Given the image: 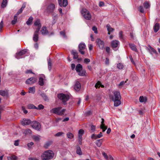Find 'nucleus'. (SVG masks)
Returning a JSON list of instances; mask_svg holds the SVG:
<instances>
[{
    "label": "nucleus",
    "mask_w": 160,
    "mask_h": 160,
    "mask_svg": "<svg viewBox=\"0 0 160 160\" xmlns=\"http://www.w3.org/2000/svg\"><path fill=\"white\" fill-rule=\"evenodd\" d=\"M54 156L53 152L50 150L46 151L43 152L41 156L43 160H49L53 158Z\"/></svg>",
    "instance_id": "f257e3e1"
},
{
    "label": "nucleus",
    "mask_w": 160,
    "mask_h": 160,
    "mask_svg": "<svg viewBox=\"0 0 160 160\" xmlns=\"http://www.w3.org/2000/svg\"><path fill=\"white\" fill-rule=\"evenodd\" d=\"M65 111V109L62 108L61 107H59L52 109L50 112L58 115H62L64 114Z\"/></svg>",
    "instance_id": "f03ea898"
},
{
    "label": "nucleus",
    "mask_w": 160,
    "mask_h": 160,
    "mask_svg": "<svg viewBox=\"0 0 160 160\" xmlns=\"http://www.w3.org/2000/svg\"><path fill=\"white\" fill-rule=\"evenodd\" d=\"M81 13L83 18L87 20H89L91 16L89 11L85 8H83L81 11Z\"/></svg>",
    "instance_id": "7ed1b4c3"
},
{
    "label": "nucleus",
    "mask_w": 160,
    "mask_h": 160,
    "mask_svg": "<svg viewBox=\"0 0 160 160\" xmlns=\"http://www.w3.org/2000/svg\"><path fill=\"white\" fill-rule=\"evenodd\" d=\"M58 98L61 100L63 103L66 102L69 98V95L64 94L63 93L58 94Z\"/></svg>",
    "instance_id": "20e7f679"
},
{
    "label": "nucleus",
    "mask_w": 160,
    "mask_h": 160,
    "mask_svg": "<svg viewBox=\"0 0 160 160\" xmlns=\"http://www.w3.org/2000/svg\"><path fill=\"white\" fill-rule=\"evenodd\" d=\"M86 46L84 43H81L78 45V51L80 53L84 55L85 53V50L86 49Z\"/></svg>",
    "instance_id": "39448f33"
},
{
    "label": "nucleus",
    "mask_w": 160,
    "mask_h": 160,
    "mask_svg": "<svg viewBox=\"0 0 160 160\" xmlns=\"http://www.w3.org/2000/svg\"><path fill=\"white\" fill-rule=\"evenodd\" d=\"M28 51V50L27 49L22 50L16 53L15 57L18 59L22 58H23V55H24Z\"/></svg>",
    "instance_id": "423d86ee"
},
{
    "label": "nucleus",
    "mask_w": 160,
    "mask_h": 160,
    "mask_svg": "<svg viewBox=\"0 0 160 160\" xmlns=\"http://www.w3.org/2000/svg\"><path fill=\"white\" fill-rule=\"evenodd\" d=\"M84 130L82 129H80L78 132V139L80 144H82V136L84 133Z\"/></svg>",
    "instance_id": "0eeeda50"
},
{
    "label": "nucleus",
    "mask_w": 160,
    "mask_h": 160,
    "mask_svg": "<svg viewBox=\"0 0 160 160\" xmlns=\"http://www.w3.org/2000/svg\"><path fill=\"white\" fill-rule=\"evenodd\" d=\"M111 44L113 49L116 51L119 48V42L118 41H112Z\"/></svg>",
    "instance_id": "6e6552de"
},
{
    "label": "nucleus",
    "mask_w": 160,
    "mask_h": 160,
    "mask_svg": "<svg viewBox=\"0 0 160 160\" xmlns=\"http://www.w3.org/2000/svg\"><path fill=\"white\" fill-rule=\"evenodd\" d=\"M32 127L33 128L37 131H40L41 129V125L40 123L36 121L32 122Z\"/></svg>",
    "instance_id": "1a4fd4ad"
},
{
    "label": "nucleus",
    "mask_w": 160,
    "mask_h": 160,
    "mask_svg": "<svg viewBox=\"0 0 160 160\" xmlns=\"http://www.w3.org/2000/svg\"><path fill=\"white\" fill-rule=\"evenodd\" d=\"M113 96L112 97V100L121 99L120 93L119 92L115 91L113 92Z\"/></svg>",
    "instance_id": "9d476101"
},
{
    "label": "nucleus",
    "mask_w": 160,
    "mask_h": 160,
    "mask_svg": "<svg viewBox=\"0 0 160 160\" xmlns=\"http://www.w3.org/2000/svg\"><path fill=\"white\" fill-rule=\"evenodd\" d=\"M55 5L53 3H50L47 8L48 12L52 13L55 9Z\"/></svg>",
    "instance_id": "9b49d317"
},
{
    "label": "nucleus",
    "mask_w": 160,
    "mask_h": 160,
    "mask_svg": "<svg viewBox=\"0 0 160 160\" xmlns=\"http://www.w3.org/2000/svg\"><path fill=\"white\" fill-rule=\"evenodd\" d=\"M37 80V79L35 78H31L27 79L26 81L27 84H32L35 83Z\"/></svg>",
    "instance_id": "f8f14e48"
},
{
    "label": "nucleus",
    "mask_w": 160,
    "mask_h": 160,
    "mask_svg": "<svg viewBox=\"0 0 160 160\" xmlns=\"http://www.w3.org/2000/svg\"><path fill=\"white\" fill-rule=\"evenodd\" d=\"M31 123V120L28 119H23L21 121V124L22 125H28Z\"/></svg>",
    "instance_id": "ddd939ff"
},
{
    "label": "nucleus",
    "mask_w": 160,
    "mask_h": 160,
    "mask_svg": "<svg viewBox=\"0 0 160 160\" xmlns=\"http://www.w3.org/2000/svg\"><path fill=\"white\" fill-rule=\"evenodd\" d=\"M104 119L103 118H102V121L101 122V124L100 125V128L102 129L103 132H104L107 129V127L105 126L104 123Z\"/></svg>",
    "instance_id": "4468645a"
},
{
    "label": "nucleus",
    "mask_w": 160,
    "mask_h": 160,
    "mask_svg": "<svg viewBox=\"0 0 160 160\" xmlns=\"http://www.w3.org/2000/svg\"><path fill=\"white\" fill-rule=\"evenodd\" d=\"M148 49L150 53L151 54H157L158 53L157 51L152 47L149 45L148 46Z\"/></svg>",
    "instance_id": "2eb2a0df"
},
{
    "label": "nucleus",
    "mask_w": 160,
    "mask_h": 160,
    "mask_svg": "<svg viewBox=\"0 0 160 160\" xmlns=\"http://www.w3.org/2000/svg\"><path fill=\"white\" fill-rule=\"evenodd\" d=\"M34 25L37 27V28L36 30L39 31L41 27V25L40 22V20L37 19L34 23Z\"/></svg>",
    "instance_id": "dca6fc26"
},
{
    "label": "nucleus",
    "mask_w": 160,
    "mask_h": 160,
    "mask_svg": "<svg viewBox=\"0 0 160 160\" xmlns=\"http://www.w3.org/2000/svg\"><path fill=\"white\" fill-rule=\"evenodd\" d=\"M97 44L99 48L103 49L104 46V42L103 41H98Z\"/></svg>",
    "instance_id": "f3484780"
},
{
    "label": "nucleus",
    "mask_w": 160,
    "mask_h": 160,
    "mask_svg": "<svg viewBox=\"0 0 160 160\" xmlns=\"http://www.w3.org/2000/svg\"><path fill=\"white\" fill-rule=\"evenodd\" d=\"M81 87V84L80 82L78 81L76 82L75 83L74 87L75 90L76 91H78L80 89Z\"/></svg>",
    "instance_id": "a211bd4d"
},
{
    "label": "nucleus",
    "mask_w": 160,
    "mask_h": 160,
    "mask_svg": "<svg viewBox=\"0 0 160 160\" xmlns=\"http://www.w3.org/2000/svg\"><path fill=\"white\" fill-rule=\"evenodd\" d=\"M102 136V132H100L99 134L96 135L93 134L91 136V138L92 139H96L98 138H100Z\"/></svg>",
    "instance_id": "6ab92c4d"
},
{
    "label": "nucleus",
    "mask_w": 160,
    "mask_h": 160,
    "mask_svg": "<svg viewBox=\"0 0 160 160\" xmlns=\"http://www.w3.org/2000/svg\"><path fill=\"white\" fill-rule=\"evenodd\" d=\"M112 100L114 102V105L115 107H118L121 104V102L120 101V99Z\"/></svg>",
    "instance_id": "aec40b11"
},
{
    "label": "nucleus",
    "mask_w": 160,
    "mask_h": 160,
    "mask_svg": "<svg viewBox=\"0 0 160 160\" xmlns=\"http://www.w3.org/2000/svg\"><path fill=\"white\" fill-rule=\"evenodd\" d=\"M71 54L73 55L74 59H77L78 58V52L76 50H72L71 52Z\"/></svg>",
    "instance_id": "412c9836"
},
{
    "label": "nucleus",
    "mask_w": 160,
    "mask_h": 160,
    "mask_svg": "<svg viewBox=\"0 0 160 160\" xmlns=\"http://www.w3.org/2000/svg\"><path fill=\"white\" fill-rule=\"evenodd\" d=\"M108 31V34H110V32H113L114 29L112 28L110 25L109 24H108L106 26Z\"/></svg>",
    "instance_id": "4be33fe9"
},
{
    "label": "nucleus",
    "mask_w": 160,
    "mask_h": 160,
    "mask_svg": "<svg viewBox=\"0 0 160 160\" xmlns=\"http://www.w3.org/2000/svg\"><path fill=\"white\" fill-rule=\"evenodd\" d=\"M39 31L36 30L34 33L33 37V40H38V38Z\"/></svg>",
    "instance_id": "5701e85b"
},
{
    "label": "nucleus",
    "mask_w": 160,
    "mask_h": 160,
    "mask_svg": "<svg viewBox=\"0 0 160 160\" xmlns=\"http://www.w3.org/2000/svg\"><path fill=\"white\" fill-rule=\"evenodd\" d=\"M41 32L42 34L43 35L47 34L48 32L47 30L46 27H43L42 28Z\"/></svg>",
    "instance_id": "b1692460"
},
{
    "label": "nucleus",
    "mask_w": 160,
    "mask_h": 160,
    "mask_svg": "<svg viewBox=\"0 0 160 160\" xmlns=\"http://www.w3.org/2000/svg\"><path fill=\"white\" fill-rule=\"evenodd\" d=\"M43 77H44V76L43 75H42V77H40L39 79V84L41 86H43L44 84Z\"/></svg>",
    "instance_id": "393cba45"
},
{
    "label": "nucleus",
    "mask_w": 160,
    "mask_h": 160,
    "mask_svg": "<svg viewBox=\"0 0 160 160\" xmlns=\"http://www.w3.org/2000/svg\"><path fill=\"white\" fill-rule=\"evenodd\" d=\"M139 101L141 102L145 103L147 101V98L143 96H140L139 98Z\"/></svg>",
    "instance_id": "a878e982"
},
{
    "label": "nucleus",
    "mask_w": 160,
    "mask_h": 160,
    "mask_svg": "<svg viewBox=\"0 0 160 160\" xmlns=\"http://www.w3.org/2000/svg\"><path fill=\"white\" fill-rule=\"evenodd\" d=\"M58 15L56 14L55 15H53L52 16V19L53 20L52 21V24H54L57 21V19H58Z\"/></svg>",
    "instance_id": "bb28decb"
},
{
    "label": "nucleus",
    "mask_w": 160,
    "mask_h": 160,
    "mask_svg": "<svg viewBox=\"0 0 160 160\" xmlns=\"http://www.w3.org/2000/svg\"><path fill=\"white\" fill-rule=\"evenodd\" d=\"M143 6L145 9H148L150 8V4L149 2L146 1L144 3Z\"/></svg>",
    "instance_id": "cd10ccee"
},
{
    "label": "nucleus",
    "mask_w": 160,
    "mask_h": 160,
    "mask_svg": "<svg viewBox=\"0 0 160 160\" xmlns=\"http://www.w3.org/2000/svg\"><path fill=\"white\" fill-rule=\"evenodd\" d=\"M82 66L80 64H78L76 67V70L77 72L81 70L82 69Z\"/></svg>",
    "instance_id": "c85d7f7f"
},
{
    "label": "nucleus",
    "mask_w": 160,
    "mask_h": 160,
    "mask_svg": "<svg viewBox=\"0 0 160 160\" xmlns=\"http://www.w3.org/2000/svg\"><path fill=\"white\" fill-rule=\"evenodd\" d=\"M159 25L158 23H156L154 25L153 27V29L154 31L155 32H157L159 29Z\"/></svg>",
    "instance_id": "c756f323"
},
{
    "label": "nucleus",
    "mask_w": 160,
    "mask_h": 160,
    "mask_svg": "<svg viewBox=\"0 0 160 160\" xmlns=\"http://www.w3.org/2000/svg\"><path fill=\"white\" fill-rule=\"evenodd\" d=\"M79 76H84L85 75L86 71L84 70H83L82 69L77 72Z\"/></svg>",
    "instance_id": "7c9ffc66"
},
{
    "label": "nucleus",
    "mask_w": 160,
    "mask_h": 160,
    "mask_svg": "<svg viewBox=\"0 0 160 160\" xmlns=\"http://www.w3.org/2000/svg\"><path fill=\"white\" fill-rule=\"evenodd\" d=\"M48 68L49 71H50L52 67V64L51 63V59L49 58H48Z\"/></svg>",
    "instance_id": "2f4dec72"
},
{
    "label": "nucleus",
    "mask_w": 160,
    "mask_h": 160,
    "mask_svg": "<svg viewBox=\"0 0 160 160\" xmlns=\"http://www.w3.org/2000/svg\"><path fill=\"white\" fill-rule=\"evenodd\" d=\"M100 87L104 88V85H102L100 81H98L95 85V87L96 88H99Z\"/></svg>",
    "instance_id": "473e14b6"
},
{
    "label": "nucleus",
    "mask_w": 160,
    "mask_h": 160,
    "mask_svg": "<svg viewBox=\"0 0 160 160\" xmlns=\"http://www.w3.org/2000/svg\"><path fill=\"white\" fill-rule=\"evenodd\" d=\"M0 95L3 97L6 96L8 95V92L7 91L0 90Z\"/></svg>",
    "instance_id": "72a5a7b5"
},
{
    "label": "nucleus",
    "mask_w": 160,
    "mask_h": 160,
    "mask_svg": "<svg viewBox=\"0 0 160 160\" xmlns=\"http://www.w3.org/2000/svg\"><path fill=\"white\" fill-rule=\"evenodd\" d=\"M76 152L77 154L79 155H81L82 154L81 148L79 146L77 147Z\"/></svg>",
    "instance_id": "f704fd0d"
},
{
    "label": "nucleus",
    "mask_w": 160,
    "mask_h": 160,
    "mask_svg": "<svg viewBox=\"0 0 160 160\" xmlns=\"http://www.w3.org/2000/svg\"><path fill=\"white\" fill-rule=\"evenodd\" d=\"M33 19V18L32 17H29L26 22L27 24L28 25H30L32 23Z\"/></svg>",
    "instance_id": "c9c22d12"
},
{
    "label": "nucleus",
    "mask_w": 160,
    "mask_h": 160,
    "mask_svg": "<svg viewBox=\"0 0 160 160\" xmlns=\"http://www.w3.org/2000/svg\"><path fill=\"white\" fill-rule=\"evenodd\" d=\"M102 143V139H101L97 140L95 143L97 146L100 147Z\"/></svg>",
    "instance_id": "e433bc0d"
},
{
    "label": "nucleus",
    "mask_w": 160,
    "mask_h": 160,
    "mask_svg": "<svg viewBox=\"0 0 160 160\" xmlns=\"http://www.w3.org/2000/svg\"><path fill=\"white\" fill-rule=\"evenodd\" d=\"M129 46L130 48L134 51H137V49L136 47L133 44H129Z\"/></svg>",
    "instance_id": "4c0bfd02"
},
{
    "label": "nucleus",
    "mask_w": 160,
    "mask_h": 160,
    "mask_svg": "<svg viewBox=\"0 0 160 160\" xmlns=\"http://www.w3.org/2000/svg\"><path fill=\"white\" fill-rule=\"evenodd\" d=\"M35 91V88L34 87H30L29 88V92L30 93H34Z\"/></svg>",
    "instance_id": "58836bf2"
},
{
    "label": "nucleus",
    "mask_w": 160,
    "mask_h": 160,
    "mask_svg": "<svg viewBox=\"0 0 160 160\" xmlns=\"http://www.w3.org/2000/svg\"><path fill=\"white\" fill-rule=\"evenodd\" d=\"M118 36L120 39H123L124 38V36L123 34L122 31H120L119 32Z\"/></svg>",
    "instance_id": "ea45409f"
},
{
    "label": "nucleus",
    "mask_w": 160,
    "mask_h": 160,
    "mask_svg": "<svg viewBox=\"0 0 160 160\" xmlns=\"http://www.w3.org/2000/svg\"><path fill=\"white\" fill-rule=\"evenodd\" d=\"M27 108L29 109H35L36 107L33 104H30L27 105Z\"/></svg>",
    "instance_id": "a19ab883"
},
{
    "label": "nucleus",
    "mask_w": 160,
    "mask_h": 160,
    "mask_svg": "<svg viewBox=\"0 0 160 160\" xmlns=\"http://www.w3.org/2000/svg\"><path fill=\"white\" fill-rule=\"evenodd\" d=\"M44 108V106L41 104H39L38 106V107H36V108H35V109H36L38 110H41L43 109Z\"/></svg>",
    "instance_id": "79ce46f5"
},
{
    "label": "nucleus",
    "mask_w": 160,
    "mask_h": 160,
    "mask_svg": "<svg viewBox=\"0 0 160 160\" xmlns=\"http://www.w3.org/2000/svg\"><path fill=\"white\" fill-rule=\"evenodd\" d=\"M7 3V0H3V2L2 3V7L4 8L6 7Z\"/></svg>",
    "instance_id": "37998d69"
},
{
    "label": "nucleus",
    "mask_w": 160,
    "mask_h": 160,
    "mask_svg": "<svg viewBox=\"0 0 160 160\" xmlns=\"http://www.w3.org/2000/svg\"><path fill=\"white\" fill-rule=\"evenodd\" d=\"M52 143L51 141H49L47 142L44 145V147L45 148H48Z\"/></svg>",
    "instance_id": "c03bdc74"
},
{
    "label": "nucleus",
    "mask_w": 160,
    "mask_h": 160,
    "mask_svg": "<svg viewBox=\"0 0 160 160\" xmlns=\"http://www.w3.org/2000/svg\"><path fill=\"white\" fill-rule=\"evenodd\" d=\"M17 16H15L14 18V19L12 21V25H14L17 22Z\"/></svg>",
    "instance_id": "a18cd8bd"
},
{
    "label": "nucleus",
    "mask_w": 160,
    "mask_h": 160,
    "mask_svg": "<svg viewBox=\"0 0 160 160\" xmlns=\"http://www.w3.org/2000/svg\"><path fill=\"white\" fill-rule=\"evenodd\" d=\"M68 4V2L67 0H63L62 2V5L61 7L62 6L64 7L66 6Z\"/></svg>",
    "instance_id": "49530a36"
},
{
    "label": "nucleus",
    "mask_w": 160,
    "mask_h": 160,
    "mask_svg": "<svg viewBox=\"0 0 160 160\" xmlns=\"http://www.w3.org/2000/svg\"><path fill=\"white\" fill-rule=\"evenodd\" d=\"M60 34L61 37L64 38L66 37V33L64 31H61L60 32Z\"/></svg>",
    "instance_id": "de8ad7c7"
},
{
    "label": "nucleus",
    "mask_w": 160,
    "mask_h": 160,
    "mask_svg": "<svg viewBox=\"0 0 160 160\" xmlns=\"http://www.w3.org/2000/svg\"><path fill=\"white\" fill-rule=\"evenodd\" d=\"M67 137L68 138L71 139L73 138V134L70 132H68L67 134Z\"/></svg>",
    "instance_id": "09e8293b"
},
{
    "label": "nucleus",
    "mask_w": 160,
    "mask_h": 160,
    "mask_svg": "<svg viewBox=\"0 0 160 160\" xmlns=\"http://www.w3.org/2000/svg\"><path fill=\"white\" fill-rule=\"evenodd\" d=\"M40 136H34L33 137V139L36 141H39Z\"/></svg>",
    "instance_id": "8fccbe9b"
},
{
    "label": "nucleus",
    "mask_w": 160,
    "mask_h": 160,
    "mask_svg": "<svg viewBox=\"0 0 160 160\" xmlns=\"http://www.w3.org/2000/svg\"><path fill=\"white\" fill-rule=\"evenodd\" d=\"M90 61V59L87 58L84 59L83 61L86 64H88Z\"/></svg>",
    "instance_id": "3c124183"
},
{
    "label": "nucleus",
    "mask_w": 160,
    "mask_h": 160,
    "mask_svg": "<svg viewBox=\"0 0 160 160\" xmlns=\"http://www.w3.org/2000/svg\"><path fill=\"white\" fill-rule=\"evenodd\" d=\"M32 132L29 129H26L24 132V133L25 134H28L31 133Z\"/></svg>",
    "instance_id": "603ef678"
},
{
    "label": "nucleus",
    "mask_w": 160,
    "mask_h": 160,
    "mask_svg": "<svg viewBox=\"0 0 160 160\" xmlns=\"http://www.w3.org/2000/svg\"><path fill=\"white\" fill-rule=\"evenodd\" d=\"M139 10L142 13H144V12L143 7L142 6H140L139 7Z\"/></svg>",
    "instance_id": "864d4df0"
},
{
    "label": "nucleus",
    "mask_w": 160,
    "mask_h": 160,
    "mask_svg": "<svg viewBox=\"0 0 160 160\" xmlns=\"http://www.w3.org/2000/svg\"><path fill=\"white\" fill-rule=\"evenodd\" d=\"M102 154L103 156L106 159H108V156L107 154L105 152H102Z\"/></svg>",
    "instance_id": "5fc2aeb1"
},
{
    "label": "nucleus",
    "mask_w": 160,
    "mask_h": 160,
    "mask_svg": "<svg viewBox=\"0 0 160 160\" xmlns=\"http://www.w3.org/2000/svg\"><path fill=\"white\" fill-rule=\"evenodd\" d=\"M117 68L119 69H122L123 68V65L122 64L118 63L117 64Z\"/></svg>",
    "instance_id": "6e6d98bb"
},
{
    "label": "nucleus",
    "mask_w": 160,
    "mask_h": 160,
    "mask_svg": "<svg viewBox=\"0 0 160 160\" xmlns=\"http://www.w3.org/2000/svg\"><path fill=\"white\" fill-rule=\"evenodd\" d=\"M3 26V22L2 21L0 23V32H1Z\"/></svg>",
    "instance_id": "4d7b16f0"
},
{
    "label": "nucleus",
    "mask_w": 160,
    "mask_h": 160,
    "mask_svg": "<svg viewBox=\"0 0 160 160\" xmlns=\"http://www.w3.org/2000/svg\"><path fill=\"white\" fill-rule=\"evenodd\" d=\"M34 143L32 142H31L27 144V146L29 148H31L32 145H33Z\"/></svg>",
    "instance_id": "13d9d810"
},
{
    "label": "nucleus",
    "mask_w": 160,
    "mask_h": 160,
    "mask_svg": "<svg viewBox=\"0 0 160 160\" xmlns=\"http://www.w3.org/2000/svg\"><path fill=\"white\" fill-rule=\"evenodd\" d=\"M12 160H17L18 158L16 156L13 155L11 156Z\"/></svg>",
    "instance_id": "bf43d9fd"
},
{
    "label": "nucleus",
    "mask_w": 160,
    "mask_h": 160,
    "mask_svg": "<svg viewBox=\"0 0 160 160\" xmlns=\"http://www.w3.org/2000/svg\"><path fill=\"white\" fill-rule=\"evenodd\" d=\"M106 51L108 54H109L110 51V49L109 47H107L106 48Z\"/></svg>",
    "instance_id": "052dcab7"
},
{
    "label": "nucleus",
    "mask_w": 160,
    "mask_h": 160,
    "mask_svg": "<svg viewBox=\"0 0 160 160\" xmlns=\"http://www.w3.org/2000/svg\"><path fill=\"white\" fill-rule=\"evenodd\" d=\"M92 30L94 31L95 33H97L98 31L97 28L95 27H93L92 28Z\"/></svg>",
    "instance_id": "680f3d73"
},
{
    "label": "nucleus",
    "mask_w": 160,
    "mask_h": 160,
    "mask_svg": "<svg viewBox=\"0 0 160 160\" xmlns=\"http://www.w3.org/2000/svg\"><path fill=\"white\" fill-rule=\"evenodd\" d=\"M63 133L62 132H58L55 134V136L58 137L60 136H61Z\"/></svg>",
    "instance_id": "e2e57ef3"
},
{
    "label": "nucleus",
    "mask_w": 160,
    "mask_h": 160,
    "mask_svg": "<svg viewBox=\"0 0 160 160\" xmlns=\"http://www.w3.org/2000/svg\"><path fill=\"white\" fill-rule=\"evenodd\" d=\"M22 10H21L20 9L18 11L17 13L16 14L15 16H17L19 14L21 13L22 12Z\"/></svg>",
    "instance_id": "0e129e2a"
},
{
    "label": "nucleus",
    "mask_w": 160,
    "mask_h": 160,
    "mask_svg": "<svg viewBox=\"0 0 160 160\" xmlns=\"http://www.w3.org/2000/svg\"><path fill=\"white\" fill-rule=\"evenodd\" d=\"M88 48L89 50L91 51L93 49V46L91 44H89Z\"/></svg>",
    "instance_id": "69168bd1"
},
{
    "label": "nucleus",
    "mask_w": 160,
    "mask_h": 160,
    "mask_svg": "<svg viewBox=\"0 0 160 160\" xmlns=\"http://www.w3.org/2000/svg\"><path fill=\"white\" fill-rule=\"evenodd\" d=\"M22 109L23 110L24 113L26 114L28 113V111L27 110H26L23 107H22Z\"/></svg>",
    "instance_id": "338daca9"
},
{
    "label": "nucleus",
    "mask_w": 160,
    "mask_h": 160,
    "mask_svg": "<svg viewBox=\"0 0 160 160\" xmlns=\"http://www.w3.org/2000/svg\"><path fill=\"white\" fill-rule=\"evenodd\" d=\"M108 159L107 160H113L112 157L110 155H109L108 156Z\"/></svg>",
    "instance_id": "774afa93"
}]
</instances>
